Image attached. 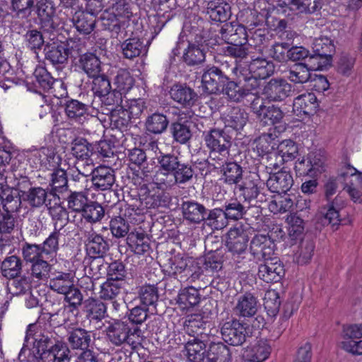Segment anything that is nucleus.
I'll use <instances>...</instances> for the list:
<instances>
[{"mask_svg":"<svg viewBox=\"0 0 362 362\" xmlns=\"http://www.w3.org/2000/svg\"><path fill=\"white\" fill-rule=\"evenodd\" d=\"M258 308L257 297L254 293L246 292L237 296L233 310L237 316L247 318L254 317Z\"/></svg>","mask_w":362,"mask_h":362,"instance_id":"obj_23","label":"nucleus"},{"mask_svg":"<svg viewBox=\"0 0 362 362\" xmlns=\"http://www.w3.org/2000/svg\"><path fill=\"white\" fill-rule=\"evenodd\" d=\"M134 4L130 0H113L112 4V13L108 14V18H102L103 24L105 29L116 34L121 30L120 23L117 17L130 19L133 15Z\"/></svg>","mask_w":362,"mask_h":362,"instance_id":"obj_7","label":"nucleus"},{"mask_svg":"<svg viewBox=\"0 0 362 362\" xmlns=\"http://www.w3.org/2000/svg\"><path fill=\"white\" fill-rule=\"evenodd\" d=\"M21 192L8 186H1L0 202L4 211L18 214L22 206L23 197Z\"/></svg>","mask_w":362,"mask_h":362,"instance_id":"obj_32","label":"nucleus"},{"mask_svg":"<svg viewBox=\"0 0 362 362\" xmlns=\"http://www.w3.org/2000/svg\"><path fill=\"white\" fill-rule=\"evenodd\" d=\"M175 300L181 310L188 312L200 303L201 294L195 287L187 286L180 290Z\"/></svg>","mask_w":362,"mask_h":362,"instance_id":"obj_38","label":"nucleus"},{"mask_svg":"<svg viewBox=\"0 0 362 362\" xmlns=\"http://www.w3.org/2000/svg\"><path fill=\"white\" fill-rule=\"evenodd\" d=\"M83 311L90 322H100L107 315V305L101 299L88 298L84 301Z\"/></svg>","mask_w":362,"mask_h":362,"instance_id":"obj_43","label":"nucleus"},{"mask_svg":"<svg viewBox=\"0 0 362 362\" xmlns=\"http://www.w3.org/2000/svg\"><path fill=\"white\" fill-rule=\"evenodd\" d=\"M249 74L255 76L261 79L271 76L275 71L274 64L264 58H256L248 64Z\"/></svg>","mask_w":362,"mask_h":362,"instance_id":"obj_48","label":"nucleus"},{"mask_svg":"<svg viewBox=\"0 0 362 362\" xmlns=\"http://www.w3.org/2000/svg\"><path fill=\"white\" fill-rule=\"evenodd\" d=\"M271 351L272 347L268 341L260 339L244 349L243 358L250 362H262L268 358Z\"/></svg>","mask_w":362,"mask_h":362,"instance_id":"obj_34","label":"nucleus"},{"mask_svg":"<svg viewBox=\"0 0 362 362\" xmlns=\"http://www.w3.org/2000/svg\"><path fill=\"white\" fill-rule=\"evenodd\" d=\"M264 183L262 182L259 175L256 173L250 172L244 180L237 186L240 197L244 203L250 207H260V204L267 201L266 195L262 192Z\"/></svg>","mask_w":362,"mask_h":362,"instance_id":"obj_2","label":"nucleus"},{"mask_svg":"<svg viewBox=\"0 0 362 362\" xmlns=\"http://www.w3.org/2000/svg\"><path fill=\"white\" fill-rule=\"evenodd\" d=\"M75 67L85 74L88 78H93L102 72L100 58L93 52H86L74 62Z\"/></svg>","mask_w":362,"mask_h":362,"instance_id":"obj_28","label":"nucleus"},{"mask_svg":"<svg viewBox=\"0 0 362 362\" xmlns=\"http://www.w3.org/2000/svg\"><path fill=\"white\" fill-rule=\"evenodd\" d=\"M206 362H230L231 352L222 342L211 343L206 354Z\"/></svg>","mask_w":362,"mask_h":362,"instance_id":"obj_50","label":"nucleus"},{"mask_svg":"<svg viewBox=\"0 0 362 362\" xmlns=\"http://www.w3.org/2000/svg\"><path fill=\"white\" fill-rule=\"evenodd\" d=\"M218 164L220 166L222 174L221 179L223 182L238 186L243 180V168L235 161H226L222 158H218Z\"/></svg>","mask_w":362,"mask_h":362,"instance_id":"obj_25","label":"nucleus"},{"mask_svg":"<svg viewBox=\"0 0 362 362\" xmlns=\"http://www.w3.org/2000/svg\"><path fill=\"white\" fill-rule=\"evenodd\" d=\"M276 6L293 11L296 14H313L319 11L322 6V0H276Z\"/></svg>","mask_w":362,"mask_h":362,"instance_id":"obj_18","label":"nucleus"},{"mask_svg":"<svg viewBox=\"0 0 362 362\" xmlns=\"http://www.w3.org/2000/svg\"><path fill=\"white\" fill-rule=\"evenodd\" d=\"M21 196L23 202H27L33 209L40 208L47 204V192L41 187H33Z\"/></svg>","mask_w":362,"mask_h":362,"instance_id":"obj_55","label":"nucleus"},{"mask_svg":"<svg viewBox=\"0 0 362 362\" xmlns=\"http://www.w3.org/2000/svg\"><path fill=\"white\" fill-rule=\"evenodd\" d=\"M67 341L72 349L85 350L93 342L91 332L76 327L68 332Z\"/></svg>","mask_w":362,"mask_h":362,"instance_id":"obj_42","label":"nucleus"},{"mask_svg":"<svg viewBox=\"0 0 362 362\" xmlns=\"http://www.w3.org/2000/svg\"><path fill=\"white\" fill-rule=\"evenodd\" d=\"M248 121V114L240 107H232L224 117L225 129L230 127L236 132L243 129Z\"/></svg>","mask_w":362,"mask_h":362,"instance_id":"obj_46","label":"nucleus"},{"mask_svg":"<svg viewBox=\"0 0 362 362\" xmlns=\"http://www.w3.org/2000/svg\"><path fill=\"white\" fill-rule=\"evenodd\" d=\"M251 108L260 122L264 125L279 124L284 117V112L279 107L274 105L267 106L259 98L253 100Z\"/></svg>","mask_w":362,"mask_h":362,"instance_id":"obj_12","label":"nucleus"},{"mask_svg":"<svg viewBox=\"0 0 362 362\" xmlns=\"http://www.w3.org/2000/svg\"><path fill=\"white\" fill-rule=\"evenodd\" d=\"M92 187L98 191H105L112 189L115 185V170L109 166L99 165L94 168L90 178Z\"/></svg>","mask_w":362,"mask_h":362,"instance_id":"obj_20","label":"nucleus"},{"mask_svg":"<svg viewBox=\"0 0 362 362\" xmlns=\"http://www.w3.org/2000/svg\"><path fill=\"white\" fill-rule=\"evenodd\" d=\"M292 86L283 78H273L267 81L262 89V95L271 102H281L288 97Z\"/></svg>","mask_w":362,"mask_h":362,"instance_id":"obj_16","label":"nucleus"},{"mask_svg":"<svg viewBox=\"0 0 362 362\" xmlns=\"http://www.w3.org/2000/svg\"><path fill=\"white\" fill-rule=\"evenodd\" d=\"M274 249L275 243L269 235L256 234L250 242V251L258 259H270L274 254Z\"/></svg>","mask_w":362,"mask_h":362,"instance_id":"obj_26","label":"nucleus"},{"mask_svg":"<svg viewBox=\"0 0 362 362\" xmlns=\"http://www.w3.org/2000/svg\"><path fill=\"white\" fill-rule=\"evenodd\" d=\"M264 264H260L257 275L260 279L267 283L280 281L285 275L283 263L277 257H270L264 259Z\"/></svg>","mask_w":362,"mask_h":362,"instance_id":"obj_17","label":"nucleus"},{"mask_svg":"<svg viewBox=\"0 0 362 362\" xmlns=\"http://www.w3.org/2000/svg\"><path fill=\"white\" fill-rule=\"evenodd\" d=\"M107 340L115 346H121L124 343L132 344V337H144V331L140 330L136 326L131 327L127 320H115L106 328Z\"/></svg>","mask_w":362,"mask_h":362,"instance_id":"obj_4","label":"nucleus"},{"mask_svg":"<svg viewBox=\"0 0 362 362\" xmlns=\"http://www.w3.org/2000/svg\"><path fill=\"white\" fill-rule=\"evenodd\" d=\"M127 242L136 254L143 255L150 250L149 238L143 232L130 233Z\"/></svg>","mask_w":362,"mask_h":362,"instance_id":"obj_56","label":"nucleus"},{"mask_svg":"<svg viewBox=\"0 0 362 362\" xmlns=\"http://www.w3.org/2000/svg\"><path fill=\"white\" fill-rule=\"evenodd\" d=\"M221 334L224 341L232 346L242 345L248 336L245 325L237 319H230L223 323Z\"/></svg>","mask_w":362,"mask_h":362,"instance_id":"obj_11","label":"nucleus"},{"mask_svg":"<svg viewBox=\"0 0 362 362\" xmlns=\"http://www.w3.org/2000/svg\"><path fill=\"white\" fill-rule=\"evenodd\" d=\"M204 12L213 22H226L231 16L230 6L223 0H211L206 2Z\"/></svg>","mask_w":362,"mask_h":362,"instance_id":"obj_30","label":"nucleus"},{"mask_svg":"<svg viewBox=\"0 0 362 362\" xmlns=\"http://www.w3.org/2000/svg\"><path fill=\"white\" fill-rule=\"evenodd\" d=\"M269 176L266 181L268 189L278 194H286L293 185V178L289 171L281 170L276 173H272V168L264 166Z\"/></svg>","mask_w":362,"mask_h":362,"instance_id":"obj_14","label":"nucleus"},{"mask_svg":"<svg viewBox=\"0 0 362 362\" xmlns=\"http://www.w3.org/2000/svg\"><path fill=\"white\" fill-rule=\"evenodd\" d=\"M192 124L191 121L182 117H178L175 121L171 122L169 131L174 141L180 144H187L192 136Z\"/></svg>","mask_w":362,"mask_h":362,"instance_id":"obj_33","label":"nucleus"},{"mask_svg":"<svg viewBox=\"0 0 362 362\" xmlns=\"http://www.w3.org/2000/svg\"><path fill=\"white\" fill-rule=\"evenodd\" d=\"M222 40L227 44L245 45L247 41V33L244 26H233L226 23L220 30Z\"/></svg>","mask_w":362,"mask_h":362,"instance_id":"obj_41","label":"nucleus"},{"mask_svg":"<svg viewBox=\"0 0 362 362\" xmlns=\"http://www.w3.org/2000/svg\"><path fill=\"white\" fill-rule=\"evenodd\" d=\"M45 59L57 69L62 68L68 62V54L62 43H47L44 47Z\"/></svg>","mask_w":362,"mask_h":362,"instance_id":"obj_37","label":"nucleus"},{"mask_svg":"<svg viewBox=\"0 0 362 362\" xmlns=\"http://www.w3.org/2000/svg\"><path fill=\"white\" fill-rule=\"evenodd\" d=\"M34 76L35 78V86L37 84L40 88L45 92H48L54 89V92L56 91L54 86H60L62 88V93L60 95H54V97L61 98L67 95L66 86L61 80L54 79L51 74L43 67H39L35 70Z\"/></svg>","mask_w":362,"mask_h":362,"instance_id":"obj_24","label":"nucleus"},{"mask_svg":"<svg viewBox=\"0 0 362 362\" xmlns=\"http://www.w3.org/2000/svg\"><path fill=\"white\" fill-rule=\"evenodd\" d=\"M287 78L294 83H305L310 81L311 74L303 62H298L290 66L286 71Z\"/></svg>","mask_w":362,"mask_h":362,"instance_id":"obj_62","label":"nucleus"},{"mask_svg":"<svg viewBox=\"0 0 362 362\" xmlns=\"http://www.w3.org/2000/svg\"><path fill=\"white\" fill-rule=\"evenodd\" d=\"M229 76L219 67L207 66L202 76V86L204 91L209 94L220 95Z\"/></svg>","mask_w":362,"mask_h":362,"instance_id":"obj_10","label":"nucleus"},{"mask_svg":"<svg viewBox=\"0 0 362 362\" xmlns=\"http://www.w3.org/2000/svg\"><path fill=\"white\" fill-rule=\"evenodd\" d=\"M33 344L37 356L28 349V358L25 355V349L22 348L18 359L25 362H70L71 355L67 344L54 331L47 330L36 323L30 324L26 329L25 341Z\"/></svg>","mask_w":362,"mask_h":362,"instance_id":"obj_1","label":"nucleus"},{"mask_svg":"<svg viewBox=\"0 0 362 362\" xmlns=\"http://www.w3.org/2000/svg\"><path fill=\"white\" fill-rule=\"evenodd\" d=\"M248 240V235L242 227L230 228L228 233L226 253L246 252Z\"/></svg>","mask_w":362,"mask_h":362,"instance_id":"obj_36","label":"nucleus"},{"mask_svg":"<svg viewBox=\"0 0 362 362\" xmlns=\"http://www.w3.org/2000/svg\"><path fill=\"white\" fill-rule=\"evenodd\" d=\"M205 32L202 30L199 36L197 35L195 42H187V47L184 48L182 60L189 66H198L205 61L206 54L204 50L203 42H206Z\"/></svg>","mask_w":362,"mask_h":362,"instance_id":"obj_15","label":"nucleus"},{"mask_svg":"<svg viewBox=\"0 0 362 362\" xmlns=\"http://www.w3.org/2000/svg\"><path fill=\"white\" fill-rule=\"evenodd\" d=\"M343 189L355 203L362 202V173L348 164L340 170Z\"/></svg>","mask_w":362,"mask_h":362,"instance_id":"obj_5","label":"nucleus"},{"mask_svg":"<svg viewBox=\"0 0 362 362\" xmlns=\"http://www.w3.org/2000/svg\"><path fill=\"white\" fill-rule=\"evenodd\" d=\"M171 197L169 193L158 191L153 194H149L144 199V203L146 209L169 208Z\"/></svg>","mask_w":362,"mask_h":362,"instance_id":"obj_61","label":"nucleus"},{"mask_svg":"<svg viewBox=\"0 0 362 362\" xmlns=\"http://www.w3.org/2000/svg\"><path fill=\"white\" fill-rule=\"evenodd\" d=\"M319 107L316 95L313 93L301 94L294 98L293 112L298 117L314 115Z\"/></svg>","mask_w":362,"mask_h":362,"instance_id":"obj_27","label":"nucleus"},{"mask_svg":"<svg viewBox=\"0 0 362 362\" xmlns=\"http://www.w3.org/2000/svg\"><path fill=\"white\" fill-rule=\"evenodd\" d=\"M86 250L90 255H93V261L99 263L110 249V244L107 238L93 230L88 231L86 235Z\"/></svg>","mask_w":362,"mask_h":362,"instance_id":"obj_19","label":"nucleus"},{"mask_svg":"<svg viewBox=\"0 0 362 362\" xmlns=\"http://www.w3.org/2000/svg\"><path fill=\"white\" fill-rule=\"evenodd\" d=\"M223 255L221 250L210 251L204 256L202 266L199 268L202 274L205 272L213 276L218 274L223 269Z\"/></svg>","mask_w":362,"mask_h":362,"instance_id":"obj_47","label":"nucleus"},{"mask_svg":"<svg viewBox=\"0 0 362 362\" xmlns=\"http://www.w3.org/2000/svg\"><path fill=\"white\" fill-rule=\"evenodd\" d=\"M138 297L144 308H155L159 298L158 288L154 284L143 285L139 288Z\"/></svg>","mask_w":362,"mask_h":362,"instance_id":"obj_59","label":"nucleus"},{"mask_svg":"<svg viewBox=\"0 0 362 362\" xmlns=\"http://www.w3.org/2000/svg\"><path fill=\"white\" fill-rule=\"evenodd\" d=\"M313 52L321 54L332 61V56L335 52V46L333 40L327 36L321 35L316 37L312 45Z\"/></svg>","mask_w":362,"mask_h":362,"instance_id":"obj_57","label":"nucleus"},{"mask_svg":"<svg viewBox=\"0 0 362 362\" xmlns=\"http://www.w3.org/2000/svg\"><path fill=\"white\" fill-rule=\"evenodd\" d=\"M194 175V165L181 158L174 170L170 173L168 180H172L173 185L175 184L183 185L190 181Z\"/></svg>","mask_w":362,"mask_h":362,"instance_id":"obj_44","label":"nucleus"},{"mask_svg":"<svg viewBox=\"0 0 362 362\" xmlns=\"http://www.w3.org/2000/svg\"><path fill=\"white\" fill-rule=\"evenodd\" d=\"M125 285L126 281L106 279L101 285L100 298L105 300H114L121 293Z\"/></svg>","mask_w":362,"mask_h":362,"instance_id":"obj_63","label":"nucleus"},{"mask_svg":"<svg viewBox=\"0 0 362 362\" xmlns=\"http://www.w3.org/2000/svg\"><path fill=\"white\" fill-rule=\"evenodd\" d=\"M75 284V276L71 272L54 269L48 280V287L52 291L62 294Z\"/></svg>","mask_w":362,"mask_h":362,"instance_id":"obj_29","label":"nucleus"},{"mask_svg":"<svg viewBox=\"0 0 362 362\" xmlns=\"http://www.w3.org/2000/svg\"><path fill=\"white\" fill-rule=\"evenodd\" d=\"M73 21L77 31L83 35L90 34L95 27V18L83 11L76 13Z\"/></svg>","mask_w":362,"mask_h":362,"instance_id":"obj_64","label":"nucleus"},{"mask_svg":"<svg viewBox=\"0 0 362 362\" xmlns=\"http://www.w3.org/2000/svg\"><path fill=\"white\" fill-rule=\"evenodd\" d=\"M225 95L230 101L240 103L245 98V90L243 88L241 81L228 78L220 95Z\"/></svg>","mask_w":362,"mask_h":362,"instance_id":"obj_51","label":"nucleus"},{"mask_svg":"<svg viewBox=\"0 0 362 362\" xmlns=\"http://www.w3.org/2000/svg\"><path fill=\"white\" fill-rule=\"evenodd\" d=\"M122 53L125 59L133 60L135 58L146 56L148 50L144 40L139 37H131L121 44Z\"/></svg>","mask_w":362,"mask_h":362,"instance_id":"obj_35","label":"nucleus"},{"mask_svg":"<svg viewBox=\"0 0 362 362\" xmlns=\"http://www.w3.org/2000/svg\"><path fill=\"white\" fill-rule=\"evenodd\" d=\"M183 218L190 223L200 224L204 220L206 207L194 199L183 201L181 204Z\"/></svg>","mask_w":362,"mask_h":362,"instance_id":"obj_31","label":"nucleus"},{"mask_svg":"<svg viewBox=\"0 0 362 362\" xmlns=\"http://www.w3.org/2000/svg\"><path fill=\"white\" fill-rule=\"evenodd\" d=\"M345 206V202L339 194L323 206L317 214V221L322 226L331 225L332 227L339 225L341 219L339 211Z\"/></svg>","mask_w":362,"mask_h":362,"instance_id":"obj_13","label":"nucleus"},{"mask_svg":"<svg viewBox=\"0 0 362 362\" xmlns=\"http://www.w3.org/2000/svg\"><path fill=\"white\" fill-rule=\"evenodd\" d=\"M164 271L169 276L173 277L180 282L189 279L191 281H195L202 276L200 269L197 264L179 255L168 259Z\"/></svg>","mask_w":362,"mask_h":362,"instance_id":"obj_3","label":"nucleus"},{"mask_svg":"<svg viewBox=\"0 0 362 362\" xmlns=\"http://www.w3.org/2000/svg\"><path fill=\"white\" fill-rule=\"evenodd\" d=\"M202 223L216 230L222 229L228 224L223 208L210 209L206 207V213Z\"/></svg>","mask_w":362,"mask_h":362,"instance_id":"obj_53","label":"nucleus"},{"mask_svg":"<svg viewBox=\"0 0 362 362\" xmlns=\"http://www.w3.org/2000/svg\"><path fill=\"white\" fill-rule=\"evenodd\" d=\"M170 98L182 107H192L198 100V95L186 83H175L169 91Z\"/></svg>","mask_w":362,"mask_h":362,"instance_id":"obj_22","label":"nucleus"},{"mask_svg":"<svg viewBox=\"0 0 362 362\" xmlns=\"http://www.w3.org/2000/svg\"><path fill=\"white\" fill-rule=\"evenodd\" d=\"M294 170L298 176L314 177L323 171V161L316 155L308 154L306 158L296 161Z\"/></svg>","mask_w":362,"mask_h":362,"instance_id":"obj_21","label":"nucleus"},{"mask_svg":"<svg viewBox=\"0 0 362 362\" xmlns=\"http://www.w3.org/2000/svg\"><path fill=\"white\" fill-rule=\"evenodd\" d=\"M71 153L77 160H91L93 155L92 144L83 137H77L71 142Z\"/></svg>","mask_w":362,"mask_h":362,"instance_id":"obj_54","label":"nucleus"},{"mask_svg":"<svg viewBox=\"0 0 362 362\" xmlns=\"http://www.w3.org/2000/svg\"><path fill=\"white\" fill-rule=\"evenodd\" d=\"M298 146L291 139L281 141L276 148L275 156L280 157V163H284L293 160L298 155Z\"/></svg>","mask_w":362,"mask_h":362,"instance_id":"obj_52","label":"nucleus"},{"mask_svg":"<svg viewBox=\"0 0 362 362\" xmlns=\"http://www.w3.org/2000/svg\"><path fill=\"white\" fill-rule=\"evenodd\" d=\"M64 106L65 115L72 122L83 124L88 116V105L78 100L68 99Z\"/></svg>","mask_w":362,"mask_h":362,"instance_id":"obj_40","label":"nucleus"},{"mask_svg":"<svg viewBox=\"0 0 362 362\" xmlns=\"http://www.w3.org/2000/svg\"><path fill=\"white\" fill-rule=\"evenodd\" d=\"M22 261L16 255L7 257L1 264L2 275L7 279H15L21 272Z\"/></svg>","mask_w":362,"mask_h":362,"instance_id":"obj_58","label":"nucleus"},{"mask_svg":"<svg viewBox=\"0 0 362 362\" xmlns=\"http://www.w3.org/2000/svg\"><path fill=\"white\" fill-rule=\"evenodd\" d=\"M144 126L146 132L159 135L166 132L170 126V120L165 114L156 110L146 117Z\"/></svg>","mask_w":362,"mask_h":362,"instance_id":"obj_39","label":"nucleus"},{"mask_svg":"<svg viewBox=\"0 0 362 362\" xmlns=\"http://www.w3.org/2000/svg\"><path fill=\"white\" fill-rule=\"evenodd\" d=\"M39 158L41 166L47 169L56 170L60 165L61 157L53 149L42 147L35 154Z\"/></svg>","mask_w":362,"mask_h":362,"instance_id":"obj_60","label":"nucleus"},{"mask_svg":"<svg viewBox=\"0 0 362 362\" xmlns=\"http://www.w3.org/2000/svg\"><path fill=\"white\" fill-rule=\"evenodd\" d=\"M250 206L241 203L237 198L226 201L223 206L227 220L238 221L244 218L250 209Z\"/></svg>","mask_w":362,"mask_h":362,"instance_id":"obj_49","label":"nucleus"},{"mask_svg":"<svg viewBox=\"0 0 362 362\" xmlns=\"http://www.w3.org/2000/svg\"><path fill=\"white\" fill-rule=\"evenodd\" d=\"M203 139L211 153H218L220 155L229 153L233 138L226 129L213 128L203 132Z\"/></svg>","mask_w":362,"mask_h":362,"instance_id":"obj_6","label":"nucleus"},{"mask_svg":"<svg viewBox=\"0 0 362 362\" xmlns=\"http://www.w3.org/2000/svg\"><path fill=\"white\" fill-rule=\"evenodd\" d=\"M180 158V156L174 153L159 152L157 156V163L160 173L156 175L155 183L160 185V189L173 186L172 180H168V178Z\"/></svg>","mask_w":362,"mask_h":362,"instance_id":"obj_9","label":"nucleus"},{"mask_svg":"<svg viewBox=\"0 0 362 362\" xmlns=\"http://www.w3.org/2000/svg\"><path fill=\"white\" fill-rule=\"evenodd\" d=\"M34 9L39 19L40 28L44 32L53 33L58 30V17L54 4L52 1L40 0L36 3Z\"/></svg>","mask_w":362,"mask_h":362,"instance_id":"obj_8","label":"nucleus"},{"mask_svg":"<svg viewBox=\"0 0 362 362\" xmlns=\"http://www.w3.org/2000/svg\"><path fill=\"white\" fill-rule=\"evenodd\" d=\"M206 346L202 339L194 337L185 344L182 353L189 362H204L206 361Z\"/></svg>","mask_w":362,"mask_h":362,"instance_id":"obj_45","label":"nucleus"}]
</instances>
